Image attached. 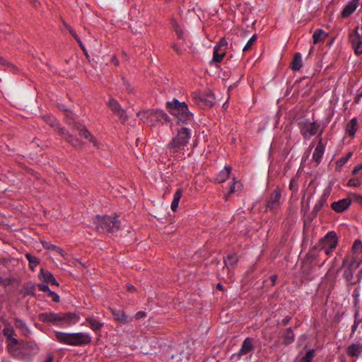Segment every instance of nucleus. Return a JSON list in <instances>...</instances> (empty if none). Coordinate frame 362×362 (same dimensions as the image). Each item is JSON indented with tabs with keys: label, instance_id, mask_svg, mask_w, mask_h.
<instances>
[{
	"label": "nucleus",
	"instance_id": "39448f33",
	"mask_svg": "<svg viewBox=\"0 0 362 362\" xmlns=\"http://www.w3.org/2000/svg\"><path fill=\"white\" fill-rule=\"evenodd\" d=\"M93 221L99 232L113 233L117 230L119 227V222L115 216H98Z\"/></svg>",
	"mask_w": 362,
	"mask_h": 362
},
{
	"label": "nucleus",
	"instance_id": "412c9836",
	"mask_svg": "<svg viewBox=\"0 0 362 362\" xmlns=\"http://www.w3.org/2000/svg\"><path fill=\"white\" fill-rule=\"evenodd\" d=\"M253 349L252 340L250 338H247L243 343L242 347L239 351V355L247 354Z\"/></svg>",
	"mask_w": 362,
	"mask_h": 362
},
{
	"label": "nucleus",
	"instance_id": "f257e3e1",
	"mask_svg": "<svg viewBox=\"0 0 362 362\" xmlns=\"http://www.w3.org/2000/svg\"><path fill=\"white\" fill-rule=\"evenodd\" d=\"M167 108L168 112L176 117L178 124H187L193 119L192 115L189 112L188 106L185 102L173 99L167 102Z\"/></svg>",
	"mask_w": 362,
	"mask_h": 362
},
{
	"label": "nucleus",
	"instance_id": "a211bd4d",
	"mask_svg": "<svg viewBox=\"0 0 362 362\" xmlns=\"http://www.w3.org/2000/svg\"><path fill=\"white\" fill-rule=\"evenodd\" d=\"M40 277L45 283L57 286L58 285V283L55 278L54 277V276L48 271L41 269L40 273Z\"/></svg>",
	"mask_w": 362,
	"mask_h": 362
},
{
	"label": "nucleus",
	"instance_id": "bf43d9fd",
	"mask_svg": "<svg viewBox=\"0 0 362 362\" xmlns=\"http://www.w3.org/2000/svg\"><path fill=\"white\" fill-rule=\"evenodd\" d=\"M358 200L361 201V202L362 204V196H358Z\"/></svg>",
	"mask_w": 362,
	"mask_h": 362
},
{
	"label": "nucleus",
	"instance_id": "6e6552de",
	"mask_svg": "<svg viewBox=\"0 0 362 362\" xmlns=\"http://www.w3.org/2000/svg\"><path fill=\"white\" fill-rule=\"evenodd\" d=\"M228 42L225 38H222L214 48L213 58L211 63L220 62L226 55Z\"/></svg>",
	"mask_w": 362,
	"mask_h": 362
},
{
	"label": "nucleus",
	"instance_id": "1a4fd4ad",
	"mask_svg": "<svg viewBox=\"0 0 362 362\" xmlns=\"http://www.w3.org/2000/svg\"><path fill=\"white\" fill-rule=\"evenodd\" d=\"M39 319L44 322H52L57 325H63V313L46 312L40 313Z\"/></svg>",
	"mask_w": 362,
	"mask_h": 362
},
{
	"label": "nucleus",
	"instance_id": "0e129e2a",
	"mask_svg": "<svg viewBox=\"0 0 362 362\" xmlns=\"http://www.w3.org/2000/svg\"><path fill=\"white\" fill-rule=\"evenodd\" d=\"M218 288H221L222 286L220 284H218Z\"/></svg>",
	"mask_w": 362,
	"mask_h": 362
},
{
	"label": "nucleus",
	"instance_id": "ea45409f",
	"mask_svg": "<svg viewBox=\"0 0 362 362\" xmlns=\"http://www.w3.org/2000/svg\"><path fill=\"white\" fill-rule=\"evenodd\" d=\"M344 276L348 281H351L354 279V272L350 267L347 268L344 272Z\"/></svg>",
	"mask_w": 362,
	"mask_h": 362
},
{
	"label": "nucleus",
	"instance_id": "49530a36",
	"mask_svg": "<svg viewBox=\"0 0 362 362\" xmlns=\"http://www.w3.org/2000/svg\"><path fill=\"white\" fill-rule=\"evenodd\" d=\"M65 26H66V29L69 30V32L72 35V36L76 40L78 37V36L77 35L76 32L74 30V29L67 24H65Z\"/></svg>",
	"mask_w": 362,
	"mask_h": 362
},
{
	"label": "nucleus",
	"instance_id": "dca6fc26",
	"mask_svg": "<svg viewBox=\"0 0 362 362\" xmlns=\"http://www.w3.org/2000/svg\"><path fill=\"white\" fill-rule=\"evenodd\" d=\"M325 146L320 140L317 144L313 154V159L319 163L321 161L322 157L325 153Z\"/></svg>",
	"mask_w": 362,
	"mask_h": 362
},
{
	"label": "nucleus",
	"instance_id": "a19ab883",
	"mask_svg": "<svg viewBox=\"0 0 362 362\" xmlns=\"http://www.w3.org/2000/svg\"><path fill=\"white\" fill-rule=\"evenodd\" d=\"M4 333L7 337L8 340H11V339H13V335L14 334V331L12 327H7L4 328Z\"/></svg>",
	"mask_w": 362,
	"mask_h": 362
},
{
	"label": "nucleus",
	"instance_id": "c03bdc74",
	"mask_svg": "<svg viewBox=\"0 0 362 362\" xmlns=\"http://www.w3.org/2000/svg\"><path fill=\"white\" fill-rule=\"evenodd\" d=\"M354 250H362V242L360 240H356L353 245Z\"/></svg>",
	"mask_w": 362,
	"mask_h": 362
},
{
	"label": "nucleus",
	"instance_id": "f03ea898",
	"mask_svg": "<svg viewBox=\"0 0 362 362\" xmlns=\"http://www.w3.org/2000/svg\"><path fill=\"white\" fill-rule=\"evenodd\" d=\"M55 339L59 343L69 346H83L91 341V337L85 332H55Z\"/></svg>",
	"mask_w": 362,
	"mask_h": 362
},
{
	"label": "nucleus",
	"instance_id": "4be33fe9",
	"mask_svg": "<svg viewBox=\"0 0 362 362\" xmlns=\"http://www.w3.org/2000/svg\"><path fill=\"white\" fill-rule=\"evenodd\" d=\"M362 352V345L353 344L347 349V353L351 356H358Z\"/></svg>",
	"mask_w": 362,
	"mask_h": 362
},
{
	"label": "nucleus",
	"instance_id": "9d476101",
	"mask_svg": "<svg viewBox=\"0 0 362 362\" xmlns=\"http://www.w3.org/2000/svg\"><path fill=\"white\" fill-rule=\"evenodd\" d=\"M351 204V199L350 198H344L334 202L331 204V207L334 211L341 213L346 211L350 206Z\"/></svg>",
	"mask_w": 362,
	"mask_h": 362
},
{
	"label": "nucleus",
	"instance_id": "4c0bfd02",
	"mask_svg": "<svg viewBox=\"0 0 362 362\" xmlns=\"http://www.w3.org/2000/svg\"><path fill=\"white\" fill-rule=\"evenodd\" d=\"M314 356L315 351L313 349L309 350L303 358L302 362H312Z\"/></svg>",
	"mask_w": 362,
	"mask_h": 362
},
{
	"label": "nucleus",
	"instance_id": "b1692460",
	"mask_svg": "<svg viewBox=\"0 0 362 362\" xmlns=\"http://www.w3.org/2000/svg\"><path fill=\"white\" fill-rule=\"evenodd\" d=\"M302 66V56L300 53H296L291 63V68L293 70L298 71Z\"/></svg>",
	"mask_w": 362,
	"mask_h": 362
},
{
	"label": "nucleus",
	"instance_id": "7ed1b4c3",
	"mask_svg": "<svg viewBox=\"0 0 362 362\" xmlns=\"http://www.w3.org/2000/svg\"><path fill=\"white\" fill-rule=\"evenodd\" d=\"M138 117L148 126H156L158 122L164 123L170 121L168 115L160 110H146L139 112Z\"/></svg>",
	"mask_w": 362,
	"mask_h": 362
},
{
	"label": "nucleus",
	"instance_id": "f704fd0d",
	"mask_svg": "<svg viewBox=\"0 0 362 362\" xmlns=\"http://www.w3.org/2000/svg\"><path fill=\"white\" fill-rule=\"evenodd\" d=\"M26 258L29 261L30 267L33 269L39 264V259L36 257L33 256L32 255L27 253L25 255Z\"/></svg>",
	"mask_w": 362,
	"mask_h": 362
},
{
	"label": "nucleus",
	"instance_id": "e433bc0d",
	"mask_svg": "<svg viewBox=\"0 0 362 362\" xmlns=\"http://www.w3.org/2000/svg\"><path fill=\"white\" fill-rule=\"evenodd\" d=\"M233 184H231L230 186V191H229L230 194L234 193L236 191H239L242 189V185L240 183L235 182V179H233Z\"/></svg>",
	"mask_w": 362,
	"mask_h": 362
},
{
	"label": "nucleus",
	"instance_id": "bb28decb",
	"mask_svg": "<svg viewBox=\"0 0 362 362\" xmlns=\"http://www.w3.org/2000/svg\"><path fill=\"white\" fill-rule=\"evenodd\" d=\"M357 128V120L356 118H354L347 124L346 130L349 134L354 136L356 132Z\"/></svg>",
	"mask_w": 362,
	"mask_h": 362
},
{
	"label": "nucleus",
	"instance_id": "423d86ee",
	"mask_svg": "<svg viewBox=\"0 0 362 362\" xmlns=\"http://www.w3.org/2000/svg\"><path fill=\"white\" fill-rule=\"evenodd\" d=\"M300 127L301 134L307 139L316 134L321 135L323 132L321 124L315 121H303L300 122Z\"/></svg>",
	"mask_w": 362,
	"mask_h": 362
},
{
	"label": "nucleus",
	"instance_id": "9b49d317",
	"mask_svg": "<svg viewBox=\"0 0 362 362\" xmlns=\"http://www.w3.org/2000/svg\"><path fill=\"white\" fill-rule=\"evenodd\" d=\"M107 105L111 110L122 119L125 120L127 119L125 111L121 107L120 105L116 100L110 98L107 102Z\"/></svg>",
	"mask_w": 362,
	"mask_h": 362
},
{
	"label": "nucleus",
	"instance_id": "6ab92c4d",
	"mask_svg": "<svg viewBox=\"0 0 362 362\" xmlns=\"http://www.w3.org/2000/svg\"><path fill=\"white\" fill-rule=\"evenodd\" d=\"M231 173V168L229 165H226L224 168L220 171L216 177V181L219 183H222L227 180L230 177Z\"/></svg>",
	"mask_w": 362,
	"mask_h": 362
},
{
	"label": "nucleus",
	"instance_id": "2f4dec72",
	"mask_svg": "<svg viewBox=\"0 0 362 362\" xmlns=\"http://www.w3.org/2000/svg\"><path fill=\"white\" fill-rule=\"evenodd\" d=\"M353 153L352 152L348 153L344 157L341 158L339 160H337L336 164V169L337 170H339L346 163V162L351 158Z\"/></svg>",
	"mask_w": 362,
	"mask_h": 362
},
{
	"label": "nucleus",
	"instance_id": "c85d7f7f",
	"mask_svg": "<svg viewBox=\"0 0 362 362\" xmlns=\"http://www.w3.org/2000/svg\"><path fill=\"white\" fill-rule=\"evenodd\" d=\"M329 192L324 193L314 207L315 211H320L327 203Z\"/></svg>",
	"mask_w": 362,
	"mask_h": 362
},
{
	"label": "nucleus",
	"instance_id": "4d7b16f0",
	"mask_svg": "<svg viewBox=\"0 0 362 362\" xmlns=\"http://www.w3.org/2000/svg\"><path fill=\"white\" fill-rule=\"evenodd\" d=\"M76 41L78 42V44H79V45H80V47H82V48H83V44L82 41L80 40V38H79V37H78V38L76 39Z\"/></svg>",
	"mask_w": 362,
	"mask_h": 362
},
{
	"label": "nucleus",
	"instance_id": "393cba45",
	"mask_svg": "<svg viewBox=\"0 0 362 362\" xmlns=\"http://www.w3.org/2000/svg\"><path fill=\"white\" fill-rule=\"evenodd\" d=\"M182 190L180 189H178L174 194L173 200L171 203V209L174 211H176V209L178 207L180 199L182 197Z\"/></svg>",
	"mask_w": 362,
	"mask_h": 362
},
{
	"label": "nucleus",
	"instance_id": "58836bf2",
	"mask_svg": "<svg viewBox=\"0 0 362 362\" xmlns=\"http://www.w3.org/2000/svg\"><path fill=\"white\" fill-rule=\"evenodd\" d=\"M257 38V35H253L247 41L245 47H243V51H247L250 49L253 43L256 41Z\"/></svg>",
	"mask_w": 362,
	"mask_h": 362
},
{
	"label": "nucleus",
	"instance_id": "37998d69",
	"mask_svg": "<svg viewBox=\"0 0 362 362\" xmlns=\"http://www.w3.org/2000/svg\"><path fill=\"white\" fill-rule=\"evenodd\" d=\"M37 287H38L39 290L44 291V292H47L48 294L49 293V291H51L50 289L49 288L48 286L46 284H40L37 285Z\"/></svg>",
	"mask_w": 362,
	"mask_h": 362
},
{
	"label": "nucleus",
	"instance_id": "6e6d98bb",
	"mask_svg": "<svg viewBox=\"0 0 362 362\" xmlns=\"http://www.w3.org/2000/svg\"><path fill=\"white\" fill-rule=\"evenodd\" d=\"M76 41L78 42V44H79V45H80V47H82V48H83V44L82 41L80 40V38H79V37H78V38L76 39Z\"/></svg>",
	"mask_w": 362,
	"mask_h": 362
},
{
	"label": "nucleus",
	"instance_id": "8fccbe9b",
	"mask_svg": "<svg viewBox=\"0 0 362 362\" xmlns=\"http://www.w3.org/2000/svg\"><path fill=\"white\" fill-rule=\"evenodd\" d=\"M0 64L4 65V66H11L9 63L4 59L1 58L0 57Z\"/></svg>",
	"mask_w": 362,
	"mask_h": 362
},
{
	"label": "nucleus",
	"instance_id": "052dcab7",
	"mask_svg": "<svg viewBox=\"0 0 362 362\" xmlns=\"http://www.w3.org/2000/svg\"><path fill=\"white\" fill-rule=\"evenodd\" d=\"M313 49H314V47H312L310 48V52H309V55L312 53V52H313Z\"/></svg>",
	"mask_w": 362,
	"mask_h": 362
},
{
	"label": "nucleus",
	"instance_id": "473e14b6",
	"mask_svg": "<svg viewBox=\"0 0 362 362\" xmlns=\"http://www.w3.org/2000/svg\"><path fill=\"white\" fill-rule=\"evenodd\" d=\"M43 245L45 248H47L48 250H53L56 251V252H57L59 255H60L62 257H64L66 255V252L64 251L63 249H62L54 245L45 243H43Z\"/></svg>",
	"mask_w": 362,
	"mask_h": 362
},
{
	"label": "nucleus",
	"instance_id": "603ef678",
	"mask_svg": "<svg viewBox=\"0 0 362 362\" xmlns=\"http://www.w3.org/2000/svg\"><path fill=\"white\" fill-rule=\"evenodd\" d=\"M173 49L177 52H181V48L180 47H178L177 45L174 44L173 46H172Z\"/></svg>",
	"mask_w": 362,
	"mask_h": 362
},
{
	"label": "nucleus",
	"instance_id": "aec40b11",
	"mask_svg": "<svg viewBox=\"0 0 362 362\" xmlns=\"http://www.w3.org/2000/svg\"><path fill=\"white\" fill-rule=\"evenodd\" d=\"M327 35V33L322 29L315 30L313 35V43L317 44L319 42H323Z\"/></svg>",
	"mask_w": 362,
	"mask_h": 362
},
{
	"label": "nucleus",
	"instance_id": "a878e982",
	"mask_svg": "<svg viewBox=\"0 0 362 362\" xmlns=\"http://www.w3.org/2000/svg\"><path fill=\"white\" fill-rule=\"evenodd\" d=\"M238 261V258L235 254H230L224 259L225 264L227 267H233Z\"/></svg>",
	"mask_w": 362,
	"mask_h": 362
},
{
	"label": "nucleus",
	"instance_id": "2eb2a0df",
	"mask_svg": "<svg viewBox=\"0 0 362 362\" xmlns=\"http://www.w3.org/2000/svg\"><path fill=\"white\" fill-rule=\"evenodd\" d=\"M110 310L114 317L115 320L122 324H126L131 321V320L125 315L123 310H116L113 308H110Z\"/></svg>",
	"mask_w": 362,
	"mask_h": 362
},
{
	"label": "nucleus",
	"instance_id": "f3484780",
	"mask_svg": "<svg viewBox=\"0 0 362 362\" xmlns=\"http://www.w3.org/2000/svg\"><path fill=\"white\" fill-rule=\"evenodd\" d=\"M358 6V0H353L349 2L343 9L341 15L344 18H347L351 15Z\"/></svg>",
	"mask_w": 362,
	"mask_h": 362
},
{
	"label": "nucleus",
	"instance_id": "c756f323",
	"mask_svg": "<svg viewBox=\"0 0 362 362\" xmlns=\"http://www.w3.org/2000/svg\"><path fill=\"white\" fill-rule=\"evenodd\" d=\"M8 349L9 352H11L13 355L17 356L19 352L16 349V346L18 345V341L16 339H11L8 340Z\"/></svg>",
	"mask_w": 362,
	"mask_h": 362
},
{
	"label": "nucleus",
	"instance_id": "20e7f679",
	"mask_svg": "<svg viewBox=\"0 0 362 362\" xmlns=\"http://www.w3.org/2000/svg\"><path fill=\"white\" fill-rule=\"evenodd\" d=\"M192 136L191 130L186 127L178 129L177 133L168 144V147L175 152H180L185 150Z\"/></svg>",
	"mask_w": 362,
	"mask_h": 362
},
{
	"label": "nucleus",
	"instance_id": "3c124183",
	"mask_svg": "<svg viewBox=\"0 0 362 362\" xmlns=\"http://www.w3.org/2000/svg\"><path fill=\"white\" fill-rule=\"evenodd\" d=\"M145 315V313L144 312H141V311H139L138 313H136V319H139L142 317H144Z\"/></svg>",
	"mask_w": 362,
	"mask_h": 362
},
{
	"label": "nucleus",
	"instance_id": "f8f14e48",
	"mask_svg": "<svg viewBox=\"0 0 362 362\" xmlns=\"http://www.w3.org/2000/svg\"><path fill=\"white\" fill-rule=\"evenodd\" d=\"M350 40L356 53L361 54L362 53V39L358 33V28L350 35Z\"/></svg>",
	"mask_w": 362,
	"mask_h": 362
},
{
	"label": "nucleus",
	"instance_id": "09e8293b",
	"mask_svg": "<svg viewBox=\"0 0 362 362\" xmlns=\"http://www.w3.org/2000/svg\"><path fill=\"white\" fill-rule=\"evenodd\" d=\"M361 169H362V162L354 168L353 174H357Z\"/></svg>",
	"mask_w": 362,
	"mask_h": 362
},
{
	"label": "nucleus",
	"instance_id": "cd10ccee",
	"mask_svg": "<svg viewBox=\"0 0 362 362\" xmlns=\"http://www.w3.org/2000/svg\"><path fill=\"white\" fill-rule=\"evenodd\" d=\"M80 135L83 138L88 139L90 142L93 143V146H97L98 143L93 136L88 132L86 129H83L80 132Z\"/></svg>",
	"mask_w": 362,
	"mask_h": 362
},
{
	"label": "nucleus",
	"instance_id": "4468645a",
	"mask_svg": "<svg viewBox=\"0 0 362 362\" xmlns=\"http://www.w3.org/2000/svg\"><path fill=\"white\" fill-rule=\"evenodd\" d=\"M80 320V317L76 313H63V325L69 326L76 324Z\"/></svg>",
	"mask_w": 362,
	"mask_h": 362
},
{
	"label": "nucleus",
	"instance_id": "5fc2aeb1",
	"mask_svg": "<svg viewBox=\"0 0 362 362\" xmlns=\"http://www.w3.org/2000/svg\"><path fill=\"white\" fill-rule=\"evenodd\" d=\"M52 361H53V356L52 355H49V356H47L45 362H52Z\"/></svg>",
	"mask_w": 362,
	"mask_h": 362
},
{
	"label": "nucleus",
	"instance_id": "e2e57ef3",
	"mask_svg": "<svg viewBox=\"0 0 362 362\" xmlns=\"http://www.w3.org/2000/svg\"><path fill=\"white\" fill-rule=\"evenodd\" d=\"M343 264L345 265L346 264V259L344 260L343 262Z\"/></svg>",
	"mask_w": 362,
	"mask_h": 362
},
{
	"label": "nucleus",
	"instance_id": "13d9d810",
	"mask_svg": "<svg viewBox=\"0 0 362 362\" xmlns=\"http://www.w3.org/2000/svg\"><path fill=\"white\" fill-rule=\"evenodd\" d=\"M113 62L115 65H117L119 62L117 59H115V57L113 58Z\"/></svg>",
	"mask_w": 362,
	"mask_h": 362
},
{
	"label": "nucleus",
	"instance_id": "864d4df0",
	"mask_svg": "<svg viewBox=\"0 0 362 362\" xmlns=\"http://www.w3.org/2000/svg\"><path fill=\"white\" fill-rule=\"evenodd\" d=\"M127 288L129 291H133L134 290V286L131 285V284H127Z\"/></svg>",
	"mask_w": 362,
	"mask_h": 362
},
{
	"label": "nucleus",
	"instance_id": "ddd939ff",
	"mask_svg": "<svg viewBox=\"0 0 362 362\" xmlns=\"http://www.w3.org/2000/svg\"><path fill=\"white\" fill-rule=\"evenodd\" d=\"M281 193L276 190L272 194H271L267 204V209L273 210L277 209L280 204Z\"/></svg>",
	"mask_w": 362,
	"mask_h": 362
},
{
	"label": "nucleus",
	"instance_id": "72a5a7b5",
	"mask_svg": "<svg viewBox=\"0 0 362 362\" xmlns=\"http://www.w3.org/2000/svg\"><path fill=\"white\" fill-rule=\"evenodd\" d=\"M284 343L286 344H291V342L293 341L294 340V334H293V332L292 331V329L291 328H288L284 335Z\"/></svg>",
	"mask_w": 362,
	"mask_h": 362
},
{
	"label": "nucleus",
	"instance_id": "5701e85b",
	"mask_svg": "<svg viewBox=\"0 0 362 362\" xmlns=\"http://www.w3.org/2000/svg\"><path fill=\"white\" fill-rule=\"evenodd\" d=\"M195 98H199L201 101H204L206 105L211 106L215 102V98L211 93H209L207 95H196Z\"/></svg>",
	"mask_w": 362,
	"mask_h": 362
},
{
	"label": "nucleus",
	"instance_id": "79ce46f5",
	"mask_svg": "<svg viewBox=\"0 0 362 362\" xmlns=\"http://www.w3.org/2000/svg\"><path fill=\"white\" fill-rule=\"evenodd\" d=\"M68 140L74 146L79 147L81 145L80 141L73 136H70Z\"/></svg>",
	"mask_w": 362,
	"mask_h": 362
},
{
	"label": "nucleus",
	"instance_id": "0eeeda50",
	"mask_svg": "<svg viewBox=\"0 0 362 362\" xmlns=\"http://www.w3.org/2000/svg\"><path fill=\"white\" fill-rule=\"evenodd\" d=\"M337 245V237L335 233L329 232L320 241V247L325 252L329 255Z\"/></svg>",
	"mask_w": 362,
	"mask_h": 362
},
{
	"label": "nucleus",
	"instance_id": "a18cd8bd",
	"mask_svg": "<svg viewBox=\"0 0 362 362\" xmlns=\"http://www.w3.org/2000/svg\"><path fill=\"white\" fill-rule=\"evenodd\" d=\"M49 297L52 298V300L54 302H59V296L56 293L53 291H49V293L48 294Z\"/></svg>",
	"mask_w": 362,
	"mask_h": 362
},
{
	"label": "nucleus",
	"instance_id": "7c9ffc66",
	"mask_svg": "<svg viewBox=\"0 0 362 362\" xmlns=\"http://www.w3.org/2000/svg\"><path fill=\"white\" fill-rule=\"evenodd\" d=\"M86 321L88 322H89L90 324V327L93 329V330H99L100 329H101V327H103V324L100 322L99 321L95 320V319H93L91 317H87L86 318Z\"/></svg>",
	"mask_w": 362,
	"mask_h": 362
},
{
	"label": "nucleus",
	"instance_id": "680f3d73",
	"mask_svg": "<svg viewBox=\"0 0 362 362\" xmlns=\"http://www.w3.org/2000/svg\"><path fill=\"white\" fill-rule=\"evenodd\" d=\"M272 280L274 281L276 279V276H272Z\"/></svg>",
	"mask_w": 362,
	"mask_h": 362
},
{
	"label": "nucleus",
	"instance_id": "c9c22d12",
	"mask_svg": "<svg viewBox=\"0 0 362 362\" xmlns=\"http://www.w3.org/2000/svg\"><path fill=\"white\" fill-rule=\"evenodd\" d=\"M172 25H173V29L176 32L177 36L180 38L182 37L183 32H182L180 25L176 21H173Z\"/></svg>",
	"mask_w": 362,
	"mask_h": 362
},
{
	"label": "nucleus",
	"instance_id": "de8ad7c7",
	"mask_svg": "<svg viewBox=\"0 0 362 362\" xmlns=\"http://www.w3.org/2000/svg\"><path fill=\"white\" fill-rule=\"evenodd\" d=\"M349 185L353 186V187H358L359 186V181L355 179H351L349 181Z\"/></svg>",
	"mask_w": 362,
	"mask_h": 362
}]
</instances>
